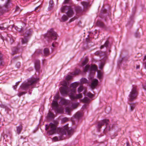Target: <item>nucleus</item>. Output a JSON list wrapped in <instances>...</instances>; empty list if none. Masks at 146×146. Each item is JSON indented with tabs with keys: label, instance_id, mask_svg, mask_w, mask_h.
I'll return each mask as SVG.
<instances>
[{
	"label": "nucleus",
	"instance_id": "obj_17",
	"mask_svg": "<svg viewBox=\"0 0 146 146\" xmlns=\"http://www.w3.org/2000/svg\"><path fill=\"white\" fill-rule=\"evenodd\" d=\"M69 18L67 15H63L61 17V21L63 22H65L68 20Z\"/></svg>",
	"mask_w": 146,
	"mask_h": 146
},
{
	"label": "nucleus",
	"instance_id": "obj_64",
	"mask_svg": "<svg viewBox=\"0 0 146 146\" xmlns=\"http://www.w3.org/2000/svg\"><path fill=\"white\" fill-rule=\"evenodd\" d=\"M5 39H6V37H5Z\"/></svg>",
	"mask_w": 146,
	"mask_h": 146
},
{
	"label": "nucleus",
	"instance_id": "obj_32",
	"mask_svg": "<svg viewBox=\"0 0 146 146\" xmlns=\"http://www.w3.org/2000/svg\"><path fill=\"white\" fill-rule=\"evenodd\" d=\"M88 59L87 58H86L84 60L82 63V66L85 65L88 62Z\"/></svg>",
	"mask_w": 146,
	"mask_h": 146
},
{
	"label": "nucleus",
	"instance_id": "obj_14",
	"mask_svg": "<svg viewBox=\"0 0 146 146\" xmlns=\"http://www.w3.org/2000/svg\"><path fill=\"white\" fill-rule=\"evenodd\" d=\"M35 67L36 70H38L40 68V61L37 60L35 63Z\"/></svg>",
	"mask_w": 146,
	"mask_h": 146
},
{
	"label": "nucleus",
	"instance_id": "obj_56",
	"mask_svg": "<svg viewBox=\"0 0 146 146\" xmlns=\"http://www.w3.org/2000/svg\"><path fill=\"white\" fill-rule=\"evenodd\" d=\"M143 88L145 90H146V85L143 87Z\"/></svg>",
	"mask_w": 146,
	"mask_h": 146
},
{
	"label": "nucleus",
	"instance_id": "obj_4",
	"mask_svg": "<svg viewBox=\"0 0 146 146\" xmlns=\"http://www.w3.org/2000/svg\"><path fill=\"white\" fill-rule=\"evenodd\" d=\"M67 84L66 81H64L61 83V85L64 86L60 88V92L63 95H67L69 93V88L67 86Z\"/></svg>",
	"mask_w": 146,
	"mask_h": 146
},
{
	"label": "nucleus",
	"instance_id": "obj_43",
	"mask_svg": "<svg viewBox=\"0 0 146 146\" xmlns=\"http://www.w3.org/2000/svg\"><path fill=\"white\" fill-rule=\"evenodd\" d=\"M139 35V33L138 31L136 32L135 33V36H138Z\"/></svg>",
	"mask_w": 146,
	"mask_h": 146
},
{
	"label": "nucleus",
	"instance_id": "obj_42",
	"mask_svg": "<svg viewBox=\"0 0 146 146\" xmlns=\"http://www.w3.org/2000/svg\"><path fill=\"white\" fill-rule=\"evenodd\" d=\"M9 1L10 0H7V2L5 3V7L7 8V5H8Z\"/></svg>",
	"mask_w": 146,
	"mask_h": 146
},
{
	"label": "nucleus",
	"instance_id": "obj_38",
	"mask_svg": "<svg viewBox=\"0 0 146 146\" xmlns=\"http://www.w3.org/2000/svg\"><path fill=\"white\" fill-rule=\"evenodd\" d=\"M78 104V103L73 104H72V107L74 108H75L77 107Z\"/></svg>",
	"mask_w": 146,
	"mask_h": 146
},
{
	"label": "nucleus",
	"instance_id": "obj_47",
	"mask_svg": "<svg viewBox=\"0 0 146 146\" xmlns=\"http://www.w3.org/2000/svg\"><path fill=\"white\" fill-rule=\"evenodd\" d=\"M76 71H77V73H76V72H75L74 73V74H78V73L79 72H80V71L79 70H76Z\"/></svg>",
	"mask_w": 146,
	"mask_h": 146
},
{
	"label": "nucleus",
	"instance_id": "obj_16",
	"mask_svg": "<svg viewBox=\"0 0 146 146\" xmlns=\"http://www.w3.org/2000/svg\"><path fill=\"white\" fill-rule=\"evenodd\" d=\"M17 132L18 134H19L20 133L22 130L23 129V126L21 125H20L19 126L16 127Z\"/></svg>",
	"mask_w": 146,
	"mask_h": 146
},
{
	"label": "nucleus",
	"instance_id": "obj_22",
	"mask_svg": "<svg viewBox=\"0 0 146 146\" xmlns=\"http://www.w3.org/2000/svg\"><path fill=\"white\" fill-rule=\"evenodd\" d=\"M82 116V113L80 112H77L75 115V117L76 118H79Z\"/></svg>",
	"mask_w": 146,
	"mask_h": 146
},
{
	"label": "nucleus",
	"instance_id": "obj_45",
	"mask_svg": "<svg viewBox=\"0 0 146 146\" xmlns=\"http://www.w3.org/2000/svg\"><path fill=\"white\" fill-rule=\"evenodd\" d=\"M19 8L18 6H17L16 8L15 11H18Z\"/></svg>",
	"mask_w": 146,
	"mask_h": 146
},
{
	"label": "nucleus",
	"instance_id": "obj_60",
	"mask_svg": "<svg viewBox=\"0 0 146 146\" xmlns=\"http://www.w3.org/2000/svg\"><path fill=\"white\" fill-rule=\"evenodd\" d=\"M127 146H128V145H129V142H128L127 143Z\"/></svg>",
	"mask_w": 146,
	"mask_h": 146
},
{
	"label": "nucleus",
	"instance_id": "obj_58",
	"mask_svg": "<svg viewBox=\"0 0 146 146\" xmlns=\"http://www.w3.org/2000/svg\"><path fill=\"white\" fill-rule=\"evenodd\" d=\"M1 37V38L2 39V40H3V41H4V37Z\"/></svg>",
	"mask_w": 146,
	"mask_h": 146
},
{
	"label": "nucleus",
	"instance_id": "obj_12",
	"mask_svg": "<svg viewBox=\"0 0 146 146\" xmlns=\"http://www.w3.org/2000/svg\"><path fill=\"white\" fill-rule=\"evenodd\" d=\"M47 33L51 36H57V34L55 32L53 29H51L47 31Z\"/></svg>",
	"mask_w": 146,
	"mask_h": 146
},
{
	"label": "nucleus",
	"instance_id": "obj_55",
	"mask_svg": "<svg viewBox=\"0 0 146 146\" xmlns=\"http://www.w3.org/2000/svg\"><path fill=\"white\" fill-rule=\"evenodd\" d=\"M145 64V68L146 69V62L144 63Z\"/></svg>",
	"mask_w": 146,
	"mask_h": 146
},
{
	"label": "nucleus",
	"instance_id": "obj_39",
	"mask_svg": "<svg viewBox=\"0 0 146 146\" xmlns=\"http://www.w3.org/2000/svg\"><path fill=\"white\" fill-rule=\"evenodd\" d=\"M104 65V63H103V62L99 66L100 69H102Z\"/></svg>",
	"mask_w": 146,
	"mask_h": 146
},
{
	"label": "nucleus",
	"instance_id": "obj_49",
	"mask_svg": "<svg viewBox=\"0 0 146 146\" xmlns=\"http://www.w3.org/2000/svg\"><path fill=\"white\" fill-rule=\"evenodd\" d=\"M17 86L15 85L13 86V89L15 90L17 88Z\"/></svg>",
	"mask_w": 146,
	"mask_h": 146
},
{
	"label": "nucleus",
	"instance_id": "obj_31",
	"mask_svg": "<svg viewBox=\"0 0 146 146\" xmlns=\"http://www.w3.org/2000/svg\"><path fill=\"white\" fill-rule=\"evenodd\" d=\"M88 80L85 78H82L81 80V82L82 84L86 83L87 82Z\"/></svg>",
	"mask_w": 146,
	"mask_h": 146
},
{
	"label": "nucleus",
	"instance_id": "obj_10",
	"mask_svg": "<svg viewBox=\"0 0 146 146\" xmlns=\"http://www.w3.org/2000/svg\"><path fill=\"white\" fill-rule=\"evenodd\" d=\"M78 84L77 82L72 83L70 85V88L69 89V93H75L76 92V88L78 86Z\"/></svg>",
	"mask_w": 146,
	"mask_h": 146
},
{
	"label": "nucleus",
	"instance_id": "obj_8",
	"mask_svg": "<svg viewBox=\"0 0 146 146\" xmlns=\"http://www.w3.org/2000/svg\"><path fill=\"white\" fill-rule=\"evenodd\" d=\"M74 93H70L68 94L71 100H74L75 99H78L82 98V94H76V96Z\"/></svg>",
	"mask_w": 146,
	"mask_h": 146
},
{
	"label": "nucleus",
	"instance_id": "obj_59",
	"mask_svg": "<svg viewBox=\"0 0 146 146\" xmlns=\"http://www.w3.org/2000/svg\"><path fill=\"white\" fill-rule=\"evenodd\" d=\"M69 0H65V3H67L68 1Z\"/></svg>",
	"mask_w": 146,
	"mask_h": 146
},
{
	"label": "nucleus",
	"instance_id": "obj_57",
	"mask_svg": "<svg viewBox=\"0 0 146 146\" xmlns=\"http://www.w3.org/2000/svg\"><path fill=\"white\" fill-rule=\"evenodd\" d=\"M140 66H137L136 67L137 69H138L139 68Z\"/></svg>",
	"mask_w": 146,
	"mask_h": 146
},
{
	"label": "nucleus",
	"instance_id": "obj_25",
	"mask_svg": "<svg viewBox=\"0 0 146 146\" xmlns=\"http://www.w3.org/2000/svg\"><path fill=\"white\" fill-rule=\"evenodd\" d=\"M44 53L45 55L47 56L49 54V50L47 48H45L44 50Z\"/></svg>",
	"mask_w": 146,
	"mask_h": 146
},
{
	"label": "nucleus",
	"instance_id": "obj_61",
	"mask_svg": "<svg viewBox=\"0 0 146 146\" xmlns=\"http://www.w3.org/2000/svg\"><path fill=\"white\" fill-rule=\"evenodd\" d=\"M52 46H53V47H54V44L53 43L52 44Z\"/></svg>",
	"mask_w": 146,
	"mask_h": 146
},
{
	"label": "nucleus",
	"instance_id": "obj_18",
	"mask_svg": "<svg viewBox=\"0 0 146 146\" xmlns=\"http://www.w3.org/2000/svg\"><path fill=\"white\" fill-rule=\"evenodd\" d=\"M75 10L77 13H80L82 12V9L81 7L78 6L76 7Z\"/></svg>",
	"mask_w": 146,
	"mask_h": 146
},
{
	"label": "nucleus",
	"instance_id": "obj_30",
	"mask_svg": "<svg viewBox=\"0 0 146 146\" xmlns=\"http://www.w3.org/2000/svg\"><path fill=\"white\" fill-rule=\"evenodd\" d=\"M130 106L131 111H133L135 107V104H130Z\"/></svg>",
	"mask_w": 146,
	"mask_h": 146
},
{
	"label": "nucleus",
	"instance_id": "obj_34",
	"mask_svg": "<svg viewBox=\"0 0 146 146\" xmlns=\"http://www.w3.org/2000/svg\"><path fill=\"white\" fill-rule=\"evenodd\" d=\"M68 119L67 117H64L61 120L62 122L64 123L68 121Z\"/></svg>",
	"mask_w": 146,
	"mask_h": 146
},
{
	"label": "nucleus",
	"instance_id": "obj_1",
	"mask_svg": "<svg viewBox=\"0 0 146 146\" xmlns=\"http://www.w3.org/2000/svg\"><path fill=\"white\" fill-rule=\"evenodd\" d=\"M67 132L68 135L70 137L72 134L73 131L72 129H69L68 124L64 126L63 127L60 128L59 129V134L60 136L58 137H55L52 138V140L54 141H56L64 139V135L66 134Z\"/></svg>",
	"mask_w": 146,
	"mask_h": 146
},
{
	"label": "nucleus",
	"instance_id": "obj_63",
	"mask_svg": "<svg viewBox=\"0 0 146 146\" xmlns=\"http://www.w3.org/2000/svg\"><path fill=\"white\" fill-rule=\"evenodd\" d=\"M88 38H86V40H87L88 39Z\"/></svg>",
	"mask_w": 146,
	"mask_h": 146
},
{
	"label": "nucleus",
	"instance_id": "obj_5",
	"mask_svg": "<svg viewBox=\"0 0 146 146\" xmlns=\"http://www.w3.org/2000/svg\"><path fill=\"white\" fill-rule=\"evenodd\" d=\"M56 129V126L55 125L50 123L48 126L46 125V130H47L49 129L48 133L50 135H52L55 133Z\"/></svg>",
	"mask_w": 146,
	"mask_h": 146
},
{
	"label": "nucleus",
	"instance_id": "obj_33",
	"mask_svg": "<svg viewBox=\"0 0 146 146\" xmlns=\"http://www.w3.org/2000/svg\"><path fill=\"white\" fill-rule=\"evenodd\" d=\"M65 111L68 114H70V112L71 111V109L69 107H66L65 108Z\"/></svg>",
	"mask_w": 146,
	"mask_h": 146
},
{
	"label": "nucleus",
	"instance_id": "obj_27",
	"mask_svg": "<svg viewBox=\"0 0 146 146\" xmlns=\"http://www.w3.org/2000/svg\"><path fill=\"white\" fill-rule=\"evenodd\" d=\"M81 4L83 5L84 8H87L88 5V3L87 2H82L81 3Z\"/></svg>",
	"mask_w": 146,
	"mask_h": 146
},
{
	"label": "nucleus",
	"instance_id": "obj_21",
	"mask_svg": "<svg viewBox=\"0 0 146 146\" xmlns=\"http://www.w3.org/2000/svg\"><path fill=\"white\" fill-rule=\"evenodd\" d=\"M109 44V42L108 40H107L105 42L104 45H102L100 47V48L102 49L104 47H107Z\"/></svg>",
	"mask_w": 146,
	"mask_h": 146
},
{
	"label": "nucleus",
	"instance_id": "obj_6",
	"mask_svg": "<svg viewBox=\"0 0 146 146\" xmlns=\"http://www.w3.org/2000/svg\"><path fill=\"white\" fill-rule=\"evenodd\" d=\"M58 104L57 101L53 100L52 103V107L58 113H62L64 112V109L62 107L58 108Z\"/></svg>",
	"mask_w": 146,
	"mask_h": 146
},
{
	"label": "nucleus",
	"instance_id": "obj_53",
	"mask_svg": "<svg viewBox=\"0 0 146 146\" xmlns=\"http://www.w3.org/2000/svg\"><path fill=\"white\" fill-rule=\"evenodd\" d=\"M39 7V6H37V7H36L35 8V10H36V9H37Z\"/></svg>",
	"mask_w": 146,
	"mask_h": 146
},
{
	"label": "nucleus",
	"instance_id": "obj_62",
	"mask_svg": "<svg viewBox=\"0 0 146 146\" xmlns=\"http://www.w3.org/2000/svg\"><path fill=\"white\" fill-rule=\"evenodd\" d=\"M90 36V35H87V36H88V37Z\"/></svg>",
	"mask_w": 146,
	"mask_h": 146
},
{
	"label": "nucleus",
	"instance_id": "obj_23",
	"mask_svg": "<svg viewBox=\"0 0 146 146\" xmlns=\"http://www.w3.org/2000/svg\"><path fill=\"white\" fill-rule=\"evenodd\" d=\"M9 41L7 39V40L11 44L14 41V39H15V38H14V37H9Z\"/></svg>",
	"mask_w": 146,
	"mask_h": 146
},
{
	"label": "nucleus",
	"instance_id": "obj_28",
	"mask_svg": "<svg viewBox=\"0 0 146 146\" xmlns=\"http://www.w3.org/2000/svg\"><path fill=\"white\" fill-rule=\"evenodd\" d=\"M28 41V40L27 38V37H24L23 38H22V44H25Z\"/></svg>",
	"mask_w": 146,
	"mask_h": 146
},
{
	"label": "nucleus",
	"instance_id": "obj_24",
	"mask_svg": "<svg viewBox=\"0 0 146 146\" xmlns=\"http://www.w3.org/2000/svg\"><path fill=\"white\" fill-rule=\"evenodd\" d=\"M96 25L97 26L101 27H103L104 26V23L100 21H98L96 22Z\"/></svg>",
	"mask_w": 146,
	"mask_h": 146
},
{
	"label": "nucleus",
	"instance_id": "obj_48",
	"mask_svg": "<svg viewBox=\"0 0 146 146\" xmlns=\"http://www.w3.org/2000/svg\"><path fill=\"white\" fill-rule=\"evenodd\" d=\"M75 19L74 18H73L72 19H71L70 20V21L71 22L72 21H74Z\"/></svg>",
	"mask_w": 146,
	"mask_h": 146
},
{
	"label": "nucleus",
	"instance_id": "obj_40",
	"mask_svg": "<svg viewBox=\"0 0 146 146\" xmlns=\"http://www.w3.org/2000/svg\"><path fill=\"white\" fill-rule=\"evenodd\" d=\"M72 78V76L70 75H68L66 78V79L67 80H69Z\"/></svg>",
	"mask_w": 146,
	"mask_h": 146
},
{
	"label": "nucleus",
	"instance_id": "obj_51",
	"mask_svg": "<svg viewBox=\"0 0 146 146\" xmlns=\"http://www.w3.org/2000/svg\"><path fill=\"white\" fill-rule=\"evenodd\" d=\"M145 60H146V55L144 56L143 59V61H144Z\"/></svg>",
	"mask_w": 146,
	"mask_h": 146
},
{
	"label": "nucleus",
	"instance_id": "obj_29",
	"mask_svg": "<svg viewBox=\"0 0 146 146\" xmlns=\"http://www.w3.org/2000/svg\"><path fill=\"white\" fill-rule=\"evenodd\" d=\"M48 116L49 117L53 118L54 117V114L51 111H49L48 113Z\"/></svg>",
	"mask_w": 146,
	"mask_h": 146
},
{
	"label": "nucleus",
	"instance_id": "obj_13",
	"mask_svg": "<svg viewBox=\"0 0 146 146\" xmlns=\"http://www.w3.org/2000/svg\"><path fill=\"white\" fill-rule=\"evenodd\" d=\"M98 80L97 79H94L91 84V87L92 88H94L97 85Z\"/></svg>",
	"mask_w": 146,
	"mask_h": 146
},
{
	"label": "nucleus",
	"instance_id": "obj_50",
	"mask_svg": "<svg viewBox=\"0 0 146 146\" xmlns=\"http://www.w3.org/2000/svg\"><path fill=\"white\" fill-rule=\"evenodd\" d=\"M19 82H18L16 83L15 85L16 86H17L19 84Z\"/></svg>",
	"mask_w": 146,
	"mask_h": 146
},
{
	"label": "nucleus",
	"instance_id": "obj_19",
	"mask_svg": "<svg viewBox=\"0 0 146 146\" xmlns=\"http://www.w3.org/2000/svg\"><path fill=\"white\" fill-rule=\"evenodd\" d=\"M97 76L98 78L99 79H102L103 77L102 73L99 71H98Z\"/></svg>",
	"mask_w": 146,
	"mask_h": 146
},
{
	"label": "nucleus",
	"instance_id": "obj_36",
	"mask_svg": "<svg viewBox=\"0 0 146 146\" xmlns=\"http://www.w3.org/2000/svg\"><path fill=\"white\" fill-rule=\"evenodd\" d=\"M86 96L90 98H92L93 96V95L91 92H88Z\"/></svg>",
	"mask_w": 146,
	"mask_h": 146
},
{
	"label": "nucleus",
	"instance_id": "obj_26",
	"mask_svg": "<svg viewBox=\"0 0 146 146\" xmlns=\"http://www.w3.org/2000/svg\"><path fill=\"white\" fill-rule=\"evenodd\" d=\"M109 123V122H108V123ZM106 127L105 128V129H104V131H110L111 129V127L110 125H109V124L108 123V124L107 125H106Z\"/></svg>",
	"mask_w": 146,
	"mask_h": 146
},
{
	"label": "nucleus",
	"instance_id": "obj_2",
	"mask_svg": "<svg viewBox=\"0 0 146 146\" xmlns=\"http://www.w3.org/2000/svg\"><path fill=\"white\" fill-rule=\"evenodd\" d=\"M38 80V78H32L28 80L27 82L23 83L20 87L24 90H26L29 89L31 86H34Z\"/></svg>",
	"mask_w": 146,
	"mask_h": 146
},
{
	"label": "nucleus",
	"instance_id": "obj_46",
	"mask_svg": "<svg viewBox=\"0 0 146 146\" xmlns=\"http://www.w3.org/2000/svg\"><path fill=\"white\" fill-rule=\"evenodd\" d=\"M6 28L4 27H1L0 26V29L1 30H4Z\"/></svg>",
	"mask_w": 146,
	"mask_h": 146
},
{
	"label": "nucleus",
	"instance_id": "obj_3",
	"mask_svg": "<svg viewBox=\"0 0 146 146\" xmlns=\"http://www.w3.org/2000/svg\"><path fill=\"white\" fill-rule=\"evenodd\" d=\"M61 10L62 13H64L66 11V13L69 18L72 17L74 14L72 8L70 6H63L61 8Z\"/></svg>",
	"mask_w": 146,
	"mask_h": 146
},
{
	"label": "nucleus",
	"instance_id": "obj_9",
	"mask_svg": "<svg viewBox=\"0 0 146 146\" xmlns=\"http://www.w3.org/2000/svg\"><path fill=\"white\" fill-rule=\"evenodd\" d=\"M109 120L108 119H105L98 122V127L99 130L102 128V127L104 125H106L108 124V122Z\"/></svg>",
	"mask_w": 146,
	"mask_h": 146
},
{
	"label": "nucleus",
	"instance_id": "obj_11",
	"mask_svg": "<svg viewBox=\"0 0 146 146\" xmlns=\"http://www.w3.org/2000/svg\"><path fill=\"white\" fill-rule=\"evenodd\" d=\"M89 69L96 71L97 69V67L95 65H92L90 67V65H87L85 66L84 69V72H86Z\"/></svg>",
	"mask_w": 146,
	"mask_h": 146
},
{
	"label": "nucleus",
	"instance_id": "obj_20",
	"mask_svg": "<svg viewBox=\"0 0 146 146\" xmlns=\"http://www.w3.org/2000/svg\"><path fill=\"white\" fill-rule=\"evenodd\" d=\"M83 102L85 103H88L90 101V99L87 97H84L83 99L81 100Z\"/></svg>",
	"mask_w": 146,
	"mask_h": 146
},
{
	"label": "nucleus",
	"instance_id": "obj_15",
	"mask_svg": "<svg viewBox=\"0 0 146 146\" xmlns=\"http://www.w3.org/2000/svg\"><path fill=\"white\" fill-rule=\"evenodd\" d=\"M60 102L62 104L64 105H67L69 104V101L68 100L64 99L63 98H61Z\"/></svg>",
	"mask_w": 146,
	"mask_h": 146
},
{
	"label": "nucleus",
	"instance_id": "obj_54",
	"mask_svg": "<svg viewBox=\"0 0 146 146\" xmlns=\"http://www.w3.org/2000/svg\"><path fill=\"white\" fill-rule=\"evenodd\" d=\"M17 30V31H21V32L23 31V29H21L20 30Z\"/></svg>",
	"mask_w": 146,
	"mask_h": 146
},
{
	"label": "nucleus",
	"instance_id": "obj_41",
	"mask_svg": "<svg viewBox=\"0 0 146 146\" xmlns=\"http://www.w3.org/2000/svg\"><path fill=\"white\" fill-rule=\"evenodd\" d=\"M25 93L24 92H22L19 93L18 94V96H21L23 94H25Z\"/></svg>",
	"mask_w": 146,
	"mask_h": 146
},
{
	"label": "nucleus",
	"instance_id": "obj_7",
	"mask_svg": "<svg viewBox=\"0 0 146 146\" xmlns=\"http://www.w3.org/2000/svg\"><path fill=\"white\" fill-rule=\"evenodd\" d=\"M137 95V93L135 87H133L129 95V100L131 101L135 99Z\"/></svg>",
	"mask_w": 146,
	"mask_h": 146
},
{
	"label": "nucleus",
	"instance_id": "obj_44",
	"mask_svg": "<svg viewBox=\"0 0 146 146\" xmlns=\"http://www.w3.org/2000/svg\"><path fill=\"white\" fill-rule=\"evenodd\" d=\"M55 98L56 100H57L59 98V96L58 95H56L55 96ZM56 100L57 101V100Z\"/></svg>",
	"mask_w": 146,
	"mask_h": 146
},
{
	"label": "nucleus",
	"instance_id": "obj_35",
	"mask_svg": "<svg viewBox=\"0 0 146 146\" xmlns=\"http://www.w3.org/2000/svg\"><path fill=\"white\" fill-rule=\"evenodd\" d=\"M83 86H80L78 89V93L81 92L83 90Z\"/></svg>",
	"mask_w": 146,
	"mask_h": 146
},
{
	"label": "nucleus",
	"instance_id": "obj_52",
	"mask_svg": "<svg viewBox=\"0 0 146 146\" xmlns=\"http://www.w3.org/2000/svg\"><path fill=\"white\" fill-rule=\"evenodd\" d=\"M30 32V33H27L28 36H31V33L32 32H31V31Z\"/></svg>",
	"mask_w": 146,
	"mask_h": 146
},
{
	"label": "nucleus",
	"instance_id": "obj_37",
	"mask_svg": "<svg viewBox=\"0 0 146 146\" xmlns=\"http://www.w3.org/2000/svg\"><path fill=\"white\" fill-rule=\"evenodd\" d=\"M54 3L53 1L52 0H50L49 2V7H52L53 6Z\"/></svg>",
	"mask_w": 146,
	"mask_h": 146
}]
</instances>
